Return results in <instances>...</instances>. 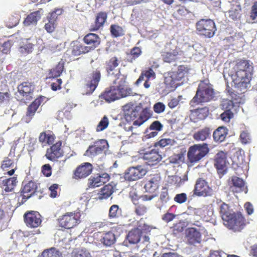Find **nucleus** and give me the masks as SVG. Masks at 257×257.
Returning a JSON list of instances; mask_svg holds the SVG:
<instances>
[{
  "label": "nucleus",
  "instance_id": "obj_20",
  "mask_svg": "<svg viewBox=\"0 0 257 257\" xmlns=\"http://www.w3.org/2000/svg\"><path fill=\"white\" fill-rule=\"evenodd\" d=\"M37 188L36 183L33 181H29L24 185L20 190V197L23 203L32 196L36 192Z\"/></svg>",
  "mask_w": 257,
  "mask_h": 257
},
{
  "label": "nucleus",
  "instance_id": "obj_9",
  "mask_svg": "<svg viewBox=\"0 0 257 257\" xmlns=\"http://www.w3.org/2000/svg\"><path fill=\"white\" fill-rule=\"evenodd\" d=\"M108 148L106 140L101 139L96 141L93 145L89 146L85 153V155L89 157H93L102 154Z\"/></svg>",
  "mask_w": 257,
  "mask_h": 257
},
{
  "label": "nucleus",
  "instance_id": "obj_17",
  "mask_svg": "<svg viewBox=\"0 0 257 257\" xmlns=\"http://www.w3.org/2000/svg\"><path fill=\"white\" fill-rule=\"evenodd\" d=\"M92 169L93 166L91 163H82L74 171L72 178L76 180L85 178L91 173Z\"/></svg>",
  "mask_w": 257,
  "mask_h": 257
},
{
  "label": "nucleus",
  "instance_id": "obj_59",
  "mask_svg": "<svg viewBox=\"0 0 257 257\" xmlns=\"http://www.w3.org/2000/svg\"><path fill=\"white\" fill-rule=\"evenodd\" d=\"M188 67L184 65H180L178 67L177 71H174L176 75L181 79L185 77V75L189 72Z\"/></svg>",
  "mask_w": 257,
  "mask_h": 257
},
{
  "label": "nucleus",
  "instance_id": "obj_16",
  "mask_svg": "<svg viewBox=\"0 0 257 257\" xmlns=\"http://www.w3.org/2000/svg\"><path fill=\"white\" fill-rule=\"evenodd\" d=\"M99 98L104 100L106 102L110 103L120 98L124 97L122 93L115 87L111 86L106 88L99 96Z\"/></svg>",
  "mask_w": 257,
  "mask_h": 257
},
{
  "label": "nucleus",
  "instance_id": "obj_49",
  "mask_svg": "<svg viewBox=\"0 0 257 257\" xmlns=\"http://www.w3.org/2000/svg\"><path fill=\"white\" fill-rule=\"evenodd\" d=\"M64 68V62H59L55 68L50 70L49 73L50 77L55 78L59 76L62 73Z\"/></svg>",
  "mask_w": 257,
  "mask_h": 257
},
{
  "label": "nucleus",
  "instance_id": "obj_53",
  "mask_svg": "<svg viewBox=\"0 0 257 257\" xmlns=\"http://www.w3.org/2000/svg\"><path fill=\"white\" fill-rule=\"evenodd\" d=\"M121 209L117 205H112L109 208L108 216L110 218H117L121 214Z\"/></svg>",
  "mask_w": 257,
  "mask_h": 257
},
{
  "label": "nucleus",
  "instance_id": "obj_14",
  "mask_svg": "<svg viewBox=\"0 0 257 257\" xmlns=\"http://www.w3.org/2000/svg\"><path fill=\"white\" fill-rule=\"evenodd\" d=\"M18 92L26 100H31L33 98L35 85L33 83L25 81L18 85Z\"/></svg>",
  "mask_w": 257,
  "mask_h": 257
},
{
  "label": "nucleus",
  "instance_id": "obj_40",
  "mask_svg": "<svg viewBox=\"0 0 257 257\" xmlns=\"http://www.w3.org/2000/svg\"><path fill=\"white\" fill-rule=\"evenodd\" d=\"M114 192V187L110 184H108L98 192L97 198L99 200L105 199L110 197Z\"/></svg>",
  "mask_w": 257,
  "mask_h": 257
},
{
  "label": "nucleus",
  "instance_id": "obj_31",
  "mask_svg": "<svg viewBox=\"0 0 257 257\" xmlns=\"http://www.w3.org/2000/svg\"><path fill=\"white\" fill-rule=\"evenodd\" d=\"M163 124L159 120L153 121L149 127L146 130V137L148 138L156 137L158 135V132L163 129Z\"/></svg>",
  "mask_w": 257,
  "mask_h": 257
},
{
  "label": "nucleus",
  "instance_id": "obj_21",
  "mask_svg": "<svg viewBox=\"0 0 257 257\" xmlns=\"http://www.w3.org/2000/svg\"><path fill=\"white\" fill-rule=\"evenodd\" d=\"M186 241L188 244L195 245L201 241V233L195 227H190L186 231Z\"/></svg>",
  "mask_w": 257,
  "mask_h": 257
},
{
  "label": "nucleus",
  "instance_id": "obj_48",
  "mask_svg": "<svg viewBox=\"0 0 257 257\" xmlns=\"http://www.w3.org/2000/svg\"><path fill=\"white\" fill-rule=\"evenodd\" d=\"M20 18V15L17 13L11 15L6 22V26L9 28L16 27L19 24Z\"/></svg>",
  "mask_w": 257,
  "mask_h": 257
},
{
  "label": "nucleus",
  "instance_id": "obj_58",
  "mask_svg": "<svg viewBox=\"0 0 257 257\" xmlns=\"http://www.w3.org/2000/svg\"><path fill=\"white\" fill-rule=\"evenodd\" d=\"M102 184L101 183V181L100 180V177H99V176L96 177H91L88 179V186L89 188H95L99 187Z\"/></svg>",
  "mask_w": 257,
  "mask_h": 257
},
{
  "label": "nucleus",
  "instance_id": "obj_23",
  "mask_svg": "<svg viewBox=\"0 0 257 257\" xmlns=\"http://www.w3.org/2000/svg\"><path fill=\"white\" fill-rule=\"evenodd\" d=\"M1 168L4 172L5 175L11 176L14 174L17 169V166L14 160L7 157H5L2 162Z\"/></svg>",
  "mask_w": 257,
  "mask_h": 257
},
{
  "label": "nucleus",
  "instance_id": "obj_37",
  "mask_svg": "<svg viewBox=\"0 0 257 257\" xmlns=\"http://www.w3.org/2000/svg\"><path fill=\"white\" fill-rule=\"evenodd\" d=\"M228 134V130L225 126H219L213 133V138L215 142H223Z\"/></svg>",
  "mask_w": 257,
  "mask_h": 257
},
{
  "label": "nucleus",
  "instance_id": "obj_45",
  "mask_svg": "<svg viewBox=\"0 0 257 257\" xmlns=\"http://www.w3.org/2000/svg\"><path fill=\"white\" fill-rule=\"evenodd\" d=\"M133 202L135 205V212L137 215L143 216L147 212L148 207L144 203L137 199H133Z\"/></svg>",
  "mask_w": 257,
  "mask_h": 257
},
{
  "label": "nucleus",
  "instance_id": "obj_10",
  "mask_svg": "<svg viewBox=\"0 0 257 257\" xmlns=\"http://www.w3.org/2000/svg\"><path fill=\"white\" fill-rule=\"evenodd\" d=\"M193 192V194L197 196L206 197L212 195V189L204 179L199 178L196 181Z\"/></svg>",
  "mask_w": 257,
  "mask_h": 257
},
{
  "label": "nucleus",
  "instance_id": "obj_26",
  "mask_svg": "<svg viewBox=\"0 0 257 257\" xmlns=\"http://www.w3.org/2000/svg\"><path fill=\"white\" fill-rule=\"evenodd\" d=\"M83 40L87 44L90 51L94 50L100 44L101 39L99 36L94 33H89L85 35Z\"/></svg>",
  "mask_w": 257,
  "mask_h": 257
},
{
  "label": "nucleus",
  "instance_id": "obj_29",
  "mask_svg": "<svg viewBox=\"0 0 257 257\" xmlns=\"http://www.w3.org/2000/svg\"><path fill=\"white\" fill-rule=\"evenodd\" d=\"M176 137L172 136L167 133H164L162 138L155 143V146L164 148L167 146H173L177 145Z\"/></svg>",
  "mask_w": 257,
  "mask_h": 257
},
{
  "label": "nucleus",
  "instance_id": "obj_38",
  "mask_svg": "<svg viewBox=\"0 0 257 257\" xmlns=\"http://www.w3.org/2000/svg\"><path fill=\"white\" fill-rule=\"evenodd\" d=\"M11 95L8 86L2 82L0 85V104L9 102Z\"/></svg>",
  "mask_w": 257,
  "mask_h": 257
},
{
  "label": "nucleus",
  "instance_id": "obj_46",
  "mask_svg": "<svg viewBox=\"0 0 257 257\" xmlns=\"http://www.w3.org/2000/svg\"><path fill=\"white\" fill-rule=\"evenodd\" d=\"M142 54L141 48L134 47L131 49L129 53H126L127 61L131 63L134 62Z\"/></svg>",
  "mask_w": 257,
  "mask_h": 257
},
{
  "label": "nucleus",
  "instance_id": "obj_6",
  "mask_svg": "<svg viewBox=\"0 0 257 257\" xmlns=\"http://www.w3.org/2000/svg\"><path fill=\"white\" fill-rule=\"evenodd\" d=\"M209 148L206 143L195 144L189 147L187 152V159L192 164L201 160L209 152Z\"/></svg>",
  "mask_w": 257,
  "mask_h": 257
},
{
  "label": "nucleus",
  "instance_id": "obj_5",
  "mask_svg": "<svg viewBox=\"0 0 257 257\" xmlns=\"http://www.w3.org/2000/svg\"><path fill=\"white\" fill-rule=\"evenodd\" d=\"M224 225L233 231H240L245 226L246 220L239 212H232L227 218L223 220Z\"/></svg>",
  "mask_w": 257,
  "mask_h": 257
},
{
  "label": "nucleus",
  "instance_id": "obj_18",
  "mask_svg": "<svg viewBox=\"0 0 257 257\" xmlns=\"http://www.w3.org/2000/svg\"><path fill=\"white\" fill-rule=\"evenodd\" d=\"M46 97L40 96L34 100L27 107L26 115L23 117L24 121L29 123L34 116L39 106L43 103Z\"/></svg>",
  "mask_w": 257,
  "mask_h": 257
},
{
  "label": "nucleus",
  "instance_id": "obj_55",
  "mask_svg": "<svg viewBox=\"0 0 257 257\" xmlns=\"http://www.w3.org/2000/svg\"><path fill=\"white\" fill-rule=\"evenodd\" d=\"M30 40V39H28L27 42L24 46H22L19 47V51L22 54H29L32 52L34 45L31 43L28 42V41Z\"/></svg>",
  "mask_w": 257,
  "mask_h": 257
},
{
  "label": "nucleus",
  "instance_id": "obj_13",
  "mask_svg": "<svg viewBox=\"0 0 257 257\" xmlns=\"http://www.w3.org/2000/svg\"><path fill=\"white\" fill-rule=\"evenodd\" d=\"M146 173V170L142 166L130 167L124 173V178L128 181H136L142 178Z\"/></svg>",
  "mask_w": 257,
  "mask_h": 257
},
{
  "label": "nucleus",
  "instance_id": "obj_7",
  "mask_svg": "<svg viewBox=\"0 0 257 257\" xmlns=\"http://www.w3.org/2000/svg\"><path fill=\"white\" fill-rule=\"evenodd\" d=\"M196 28L198 34L208 38L213 37L216 31L215 23L211 19H200L196 23Z\"/></svg>",
  "mask_w": 257,
  "mask_h": 257
},
{
  "label": "nucleus",
  "instance_id": "obj_57",
  "mask_svg": "<svg viewBox=\"0 0 257 257\" xmlns=\"http://www.w3.org/2000/svg\"><path fill=\"white\" fill-rule=\"evenodd\" d=\"M101 77V71L100 69L96 68L93 70L89 74L87 78L100 82Z\"/></svg>",
  "mask_w": 257,
  "mask_h": 257
},
{
  "label": "nucleus",
  "instance_id": "obj_27",
  "mask_svg": "<svg viewBox=\"0 0 257 257\" xmlns=\"http://www.w3.org/2000/svg\"><path fill=\"white\" fill-rule=\"evenodd\" d=\"M145 77L146 78V80L144 84V86L146 88H149L150 87V83L149 82L150 79L151 78L153 79H155L156 78V73L152 67H149L142 71L139 78L136 82V84L138 85L144 81Z\"/></svg>",
  "mask_w": 257,
  "mask_h": 257
},
{
  "label": "nucleus",
  "instance_id": "obj_25",
  "mask_svg": "<svg viewBox=\"0 0 257 257\" xmlns=\"http://www.w3.org/2000/svg\"><path fill=\"white\" fill-rule=\"evenodd\" d=\"M230 190L233 192H240L245 191L247 192L246 187H245L244 181L240 178L237 176H232L231 180L229 182Z\"/></svg>",
  "mask_w": 257,
  "mask_h": 257
},
{
  "label": "nucleus",
  "instance_id": "obj_30",
  "mask_svg": "<svg viewBox=\"0 0 257 257\" xmlns=\"http://www.w3.org/2000/svg\"><path fill=\"white\" fill-rule=\"evenodd\" d=\"M209 114V109L207 107H204L191 110V118L194 121L203 120L206 118Z\"/></svg>",
  "mask_w": 257,
  "mask_h": 257
},
{
  "label": "nucleus",
  "instance_id": "obj_11",
  "mask_svg": "<svg viewBox=\"0 0 257 257\" xmlns=\"http://www.w3.org/2000/svg\"><path fill=\"white\" fill-rule=\"evenodd\" d=\"M62 141H59L46 150L45 157L49 161L55 162H57L58 159L61 158L64 155L62 150Z\"/></svg>",
  "mask_w": 257,
  "mask_h": 257
},
{
  "label": "nucleus",
  "instance_id": "obj_4",
  "mask_svg": "<svg viewBox=\"0 0 257 257\" xmlns=\"http://www.w3.org/2000/svg\"><path fill=\"white\" fill-rule=\"evenodd\" d=\"M81 216V213L79 211L67 212L58 218V225L66 229L73 228L80 223Z\"/></svg>",
  "mask_w": 257,
  "mask_h": 257
},
{
  "label": "nucleus",
  "instance_id": "obj_3",
  "mask_svg": "<svg viewBox=\"0 0 257 257\" xmlns=\"http://www.w3.org/2000/svg\"><path fill=\"white\" fill-rule=\"evenodd\" d=\"M214 90L208 80L201 81L199 84L196 94L190 101L192 106L207 102L213 99Z\"/></svg>",
  "mask_w": 257,
  "mask_h": 257
},
{
  "label": "nucleus",
  "instance_id": "obj_32",
  "mask_svg": "<svg viewBox=\"0 0 257 257\" xmlns=\"http://www.w3.org/2000/svg\"><path fill=\"white\" fill-rule=\"evenodd\" d=\"M1 187L7 192L12 191L17 183V177H12L7 179L0 178Z\"/></svg>",
  "mask_w": 257,
  "mask_h": 257
},
{
  "label": "nucleus",
  "instance_id": "obj_44",
  "mask_svg": "<svg viewBox=\"0 0 257 257\" xmlns=\"http://www.w3.org/2000/svg\"><path fill=\"white\" fill-rule=\"evenodd\" d=\"M116 238L114 234L111 231L103 233L100 239V241L104 245L109 246L114 243Z\"/></svg>",
  "mask_w": 257,
  "mask_h": 257
},
{
  "label": "nucleus",
  "instance_id": "obj_35",
  "mask_svg": "<svg viewBox=\"0 0 257 257\" xmlns=\"http://www.w3.org/2000/svg\"><path fill=\"white\" fill-rule=\"evenodd\" d=\"M182 79L179 78L174 72H170L165 78V83L171 88H176L179 85V81Z\"/></svg>",
  "mask_w": 257,
  "mask_h": 257
},
{
  "label": "nucleus",
  "instance_id": "obj_42",
  "mask_svg": "<svg viewBox=\"0 0 257 257\" xmlns=\"http://www.w3.org/2000/svg\"><path fill=\"white\" fill-rule=\"evenodd\" d=\"M120 61L116 56L111 57L105 61V69L108 74H111L115 69L118 66Z\"/></svg>",
  "mask_w": 257,
  "mask_h": 257
},
{
  "label": "nucleus",
  "instance_id": "obj_22",
  "mask_svg": "<svg viewBox=\"0 0 257 257\" xmlns=\"http://www.w3.org/2000/svg\"><path fill=\"white\" fill-rule=\"evenodd\" d=\"M161 180L160 176L158 174L153 175L151 178L147 180L145 185L144 189L145 192L153 194L156 192L159 186Z\"/></svg>",
  "mask_w": 257,
  "mask_h": 257
},
{
  "label": "nucleus",
  "instance_id": "obj_50",
  "mask_svg": "<svg viewBox=\"0 0 257 257\" xmlns=\"http://www.w3.org/2000/svg\"><path fill=\"white\" fill-rule=\"evenodd\" d=\"M232 213V211L230 210V207L227 204L224 202L221 203L219 207V213L222 220L227 218Z\"/></svg>",
  "mask_w": 257,
  "mask_h": 257
},
{
  "label": "nucleus",
  "instance_id": "obj_41",
  "mask_svg": "<svg viewBox=\"0 0 257 257\" xmlns=\"http://www.w3.org/2000/svg\"><path fill=\"white\" fill-rule=\"evenodd\" d=\"M142 233V231L141 229L135 228L128 232L126 238L130 243L136 244L140 240Z\"/></svg>",
  "mask_w": 257,
  "mask_h": 257
},
{
  "label": "nucleus",
  "instance_id": "obj_19",
  "mask_svg": "<svg viewBox=\"0 0 257 257\" xmlns=\"http://www.w3.org/2000/svg\"><path fill=\"white\" fill-rule=\"evenodd\" d=\"M143 158L149 166L158 164L162 159V157L157 149H153L146 151L143 156Z\"/></svg>",
  "mask_w": 257,
  "mask_h": 257
},
{
  "label": "nucleus",
  "instance_id": "obj_15",
  "mask_svg": "<svg viewBox=\"0 0 257 257\" xmlns=\"http://www.w3.org/2000/svg\"><path fill=\"white\" fill-rule=\"evenodd\" d=\"M90 52L89 48L80 42L76 41L71 43L70 47L66 51V55L69 57H75Z\"/></svg>",
  "mask_w": 257,
  "mask_h": 257
},
{
  "label": "nucleus",
  "instance_id": "obj_54",
  "mask_svg": "<svg viewBox=\"0 0 257 257\" xmlns=\"http://www.w3.org/2000/svg\"><path fill=\"white\" fill-rule=\"evenodd\" d=\"M241 9L240 7L236 6L235 8H232L228 11L229 17L233 20L239 19L240 17Z\"/></svg>",
  "mask_w": 257,
  "mask_h": 257
},
{
  "label": "nucleus",
  "instance_id": "obj_56",
  "mask_svg": "<svg viewBox=\"0 0 257 257\" xmlns=\"http://www.w3.org/2000/svg\"><path fill=\"white\" fill-rule=\"evenodd\" d=\"M109 124V120L107 117L104 115L97 125L96 131L97 132H101L106 128Z\"/></svg>",
  "mask_w": 257,
  "mask_h": 257
},
{
  "label": "nucleus",
  "instance_id": "obj_1",
  "mask_svg": "<svg viewBox=\"0 0 257 257\" xmlns=\"http://www.w3.org/2000/svg\"><path fill=\"white\" fill-rule=\"evenodd\" d=\"M253 73V67L247 60H238L233 67L230 77L234 89L228 92L236 105L244 103V95L243 94L250 85Z\"/></svg>",
  "mask_w": 257,
  "mask_h": 257
},
{
  "label": "nucleus",
  "instance_id": "obj_12",
  "mask_svg": "<svg viewBox=\"0 0 257 257\" xmlns=\"http://www.w3.org/2000/svg\"><path fill=\"white\" fill-rule=\"evenodd\" d=\"M24 222L29 228H37L40 226L42 222L41 215L37 211H29L24 215Z\"/></svg>",
  "mask_w": 257,
  "mask_h": 257
},
{
  "label": "nucleus",
  "instance_id": "obj_47",
  "mask_svg": "<svg viewBox=\"0 0 257 257\" xmlns=\"http://www.w3.org/2000/svg\"><path fill=\"white\" fill-rule=\"evenodd\" d=\"M41 257H62V253L55 247L45 249L41 253Z\"/></svg>",
  "mask_w": 257,
  "mask_h": 257
},
{
  "label": "nucleus",
  "instance_id": "obj_62",
  "mask_svg": "<svg viewBox=\"0 0 257 257\" xmlns=\"http://www.w3.org/2000/svg\"><path fill=\"white\" fill-rule=\"evenodd\" d=\"M250 18L253 22H257V1L255 2L251 7Z\"/></svg>",
  "mask_w": 257,
  "mask_h": 257
},
{
  "label": "nucleus",
  "instance_id": "obj_36",
  "mask_svg": "<svg viewBox=\"0 0 257 257\" xmlns=\"http://www.w3.org/2000/svg\"><path fill=\"white\" fill-rule=\"evenodd\" d=\"M99 82L87 78L83 87V94L90 95L95 91Z\"/></svg>",
  "mask_w": 257,
  "mask_h": 257
},
{
  "label": "nucleus",
  "instance_id": "obj_8",
  "mask_svg": "<svg viewBox=\"0 0 257 257\" xmlns=\"http://www.w3.org/2000/svg\"><path fill=\"white\" fill-rule=\"evenodd\" d=\"M126 78V75L120 73L119 71L115 75V79L113 81L114 84L113 86L115 87L119 92L123 94V97L134 95L132 89L127 87Z\"/></svg>",
  "mask_w": 257,
  "mask_h": 257
},
{
  "label": "nucleus",
  "instance_id": "obj_60",
  "mask_svg": "<svg viewBox=\"0 0 257 257\" xmlns=\"http://www.w3.org/2000/svg\"><path fill=\"white\" fill-rule=\"evenodd\" d=\"M160 200L162 204H165L170 200L168 189L163 188L160 195Z\"/></svg>",
  "mask_w": 257,
  "mask_h": 257
},
{
  "label": "nucleus",
  "instance_id": "obj_61",
  "mask_svg": "<svg viewBox=\"0 0 257 257\" xmlns=\"http://www.w3.org/2000/svg\"><path fill=\"white\" fill-rule=\"evenodd\" d=\"M174 201L179 204L185 202L187 200V194L185 193H181L176 195L174 198Z\"/></svg>",
  "mask_w": 257,
  "mask_h": 257
},
{
  "label": "nucleus",
  "instance_id": "obj_39",
  "mask_svg": "<svg viewBox=\"0 0 257 257\" xmlns=\"http://www.w3.org/2000/svg\"><path fill=\"white\" fill-rule=\"evenodd\" d=\"M42 10V9H40L28 15L24 21V25L29 26L31 25H36L41 18V12Z\"/></svg>",
  "mask_w": 257,
  "mask_h": 257
},
{
  "label": "nucleus",
  "instance_id": "obj_51",
  "mask_svg": "<svg viewBox=\"0 0 257 257\" xmlns=\"http://www.w3.org/2000/svg\"><path fill=\"white\" fill-rule=\"evenodd\" d=\"M110 31L112 36L114 38L122 36L124 34L123 28L117 25H111Z\"/></svg>",
  "mask_w": 257,
  "mask_h": 257
},
{
  "label": "nucleus",
  "instance_id": "obj_24",
  "mask_svg": "<svg viewBox=\"0 0 257 257\" xmlns=\"http://www.w3.org/2000/svg\"><path fill=\"white\" fill-rule=\"evenodd\" d=\"M227 154L223 151H220L215 157V166L217 170L221 173L226 172L227 166Z\"/></svg>",
  "mask_w": 257,
  "mask_h": 257
},
{
  "label": "nucleus",
  "instance_id": "obj_52",
  "mask_svg": "<svg viewBox=\"0 0 257 257\" xmlns=\"http://www.w3.org/2000/svg\"><path fill=\"white\" fill-rule=\"evenodd\" d=\"M72 257H91L90 252L86 248H76L71 253Z\"/></svg>",
  "mask_w": 257,
  "mask_h": 257
},
{
  "label": "nucleus",
  "instance_id": "obj_33",
  "mask_svg": "<svg viewBox=\"0 0 257 257\" xmlns=\"http://www.w3.org/2000/svg\"><path fill=\"white\" fill-rule=\"evenodd\" d=\"M107 18V14L105 12H100L97 14L94 25L92 26L91 31H95L102 27L105 23Z\"/></svg>",
  "mask_w": 257,
  "mask_h": 257
},
{
  "label": "nucleus",
  "instance_id": "obj_2",
  "mask_svg": "<svg viewBox=\"0 0 257 257\" xmlns=\"http://www.w3.org/2000/svg\"><path fill=\"white\" fill-rule=\"evenodd\" d=\"M124 116L128 122H133V125L140 126L149 119L153 115L150 107H142L141 103L134 105L126 104L123 106Z\"/></svg>",
  "mask_w": 257,
  "mask_h": 257
},
{
  "label": "nucleus",
  "instance_id": "obj_34",
  "mask_svg": "<svg viewBox=\"0 0 257 257\" xmlns=\"http://www.w3.org/2000/svg\"><path fill=\"white\" fill-rule=\"evenodd\" d=\"M56 139L54 133L50 130L43 132L40 134L39 141L43 144L46 143L48 145H52Z\"/></svg>",
  "mask_w": 257,
  "mask_h": 257
},
{
  "label": "nucleus",
  "instance_id": "obj_28",
  "mask_svg": "<svg viewBox=\"0 0 257 257\" xmlns=\"http://www.w3.org/2000/svg\"><path fill=\"white\" fill-rule=\"evenodd\" d=\"M212 129L208 126L204 127L197 132L193 135V139L196 141H204L210 139Z\"/></svg>",
  "mask_w": 257,
  "mask_h": 257
},
{
  "label": "nucleus",
  "instance_id": "obj_63",
  "mask_svg": "<svg viewBox=\"0 0 257 257\" xmlns=\"http://www.w3.org/2000/svg\"><path fill=\"white\" fill-rule=\"evenodd\" d=\"M241 142L243 144H246L250 142L251 139L249 133L247 131H243L240 135Z\"/></svg>",
  "mask_w": 257,
  "mask_h": 257
},
{
  "label": "nucleus",
  "instance_id": "obj_64",
  "mask_svg": "<svg viewBox=\"0 0 257 257\" xmlns=\"http://www.w3.org/2000/svg\"><path fill=\"white\" fill-rule=\"evenodd\" d=\"M11 41L8 40L4 42L0 47L1 51L4 54H8L10 52L11 47Z\"/></svg>",
  "mask_w": 257,
  "mask_h": 257
},
{
  "label": "nucleus",
  "instance_id": "obj_43",
  "mask_svg": "<svg viewBox=\"0 0 257 257\" xmlns=\"http://www.w3.org/2000/svg\"><path fill=\"white\" fill-rule=\"evenodd\" d=\"M178 54V49L175 47L172 51L164 52L162 56L164 62L170 63L177 60Z\"/></svg>",
  "mask_w": 257,
  "mask_h": 257
}]
</instances>
